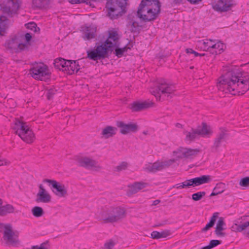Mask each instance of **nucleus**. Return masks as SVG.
I'll list each match as a JSON object with an SVG mask.
<instances>
[{
    "mask_svg": "<svg viewBox=\"0 0 249 249\" xmlns=\"http://www.w3.org/2000/svg\"><path fill=\"white\" fill-rule=\"evenodd\" d=\"M196 129L199 135L202 137H209L212 134L210 127L205 123H202V127H198Z\"/></svg>",
    "mask_w": 249,
    "mask_h": 249,
    "instance_id": "nucleus-28",
    "label": "nucleus"
},
{
    "mask_svg": "<svg viewBox=\"0 0 249 249\" xmlns=\"http://www.w3.org/2000/svg\"><path fill=\"white\" fill-rule=\"evenodd\" d=\"M0 232L3 233L2 238L7 246L17 247L19 245L18 236L15 234L11 224L0 223Z\"/></svg>",
    "mask_w": 249,
    "mask_h": 249,
    "instance_id": "nucleus-5",
    "label": "nucleus"
},
{
    "mask_svg": "<svg viewBox=\"0 0 249 249\" xmlns=\"http://www.w3.org/2000/svg\"><path fill=\"white\" fill-rule=\"evenodd\" d=\"M32 213L33 215L36 217L42 216L44 213L43 209L39 206H35L33 208Z\"/></svg>",
    "mask_w": 249,
    "mask_h": 249,
    "instance_id": "nucleus-39",
    "label": "nucleus"
},
{
    "mask_svg": "<svg viewBox=\"0 0 249 249\" xmlns=\"http://www.w3.org/2000/svg\"><path fill=\"white\" fill-rule=\"evenodd\" d=\"M232 1L233 0H219L213 8L217 11H227L232 6Z\"/></svg>",
    "mask_w": 249,
    "mask_h": 249,
    "instance_id": "nucleus-18",
    "label": "nucleus"
},
{
    "mask_svg": "<svg viewBox=\"0 0 249 249\" xmlns=\"http://www.w3.org/2000/svg\"><path fill=\"white\" fill-rule=\"evenodd\" d=\"M117 128L115 127L107 126L105 128L102 132V134L106 138H108L114 135L116 133Z\"/></svg>",
    "mask_w": 249,
    "mask_h": 249,
    "instance_id": "nucleus-33",
    "label": "nucleus"
},
{
    "mask_svg": "<svg viewBox=\"0 0 249 249\" xmlns=\"http://www.w3.org/2000/svg\"><path fill=\"white\" fill-rule=\"evenodd\" d=\"M6 161L5 160L0 159V166L5 165V164H6Z\"/></svg>",
    "mask_w": 249,
    "mask_h": 249,
    "instance_id": "nucleus-56",
    "label": "nucleus"
},
{
    "mask_svg": "<svg viewBox=\"0 0 249 249\" xmlns=\"http://www.w3.org/2000/svg\"><path fill=\"white\" fill-rule=\"evenodd\" d=\"M189 1H190L191 3L196 4L198 2L201 1V0H188Z\"/></svg>",
    "mask_w": 249,
    "mask_h": 249,
    "instance_id": "nucleus-57",
    "label": "nucleus"
},
{
    "mask_svg": "<svg viewBox=\"0 0 249 249\" xmlns=\"http://www.w3.org/2000/svg\"><path fill=\"white\" fill-rule=\"evenodd\" d=\"M131 32L134 33H139L140 30V26L136 21H133L131 24Z\"/></svg>",
    "mask_w": 249,
    "mask_h": 249,
    "instance_id": "nucleus-43",
    "label": "nucleus"
},
{
    "mask_svg": "<svg viewBox=\"0 0 249 249\" xmlns=\"http://www.w3.org/2000/svg\"><path fill=\"white\" fill-rule=\"evenodd\" d=\"M127 48L126 47H124L123 48H118L115 50V54L118 57H121L123 56L124 52L126 51Z\"/></svg>",
    "mask_w": 249,
    "mask_h": 249,
    "instance_id": "nucleus-49",
    "label": "nucleus"
},
{
    "mask_svg": "<svg viewBox=\"0 0 249 249\" xmlns=\"http://www.w3.org/2000/svg\"><path fill=\"white\" fill-rule=\"evenodd\" d=\"M148 184L142 182H135L133 184L128 185V189L127 191L128 196H130L138 192L147 186Z\"/></svg>",
    "mask_w": 249,
    "mask_h": 249,
    "instance_id": "nucleus-19",
    "label": "nucleus"
},
{
    "mask_svg": "<svg viewBox=\"0 0 249 249\" xmlns=\"http://www.w3.org/2000/svg\"><path fill=\"white\" fill-rule=\"evenodd\" d=\"M0 8L3 13L9 16L15 14L18 9L20 2L18 0H7L0 4Z\"/></svg>",
    "mask_w": 249,
    "mask_h": 249,
    "instance_id": "nucleus-13",
    "label": "nucleus"
},
{
    "mask_svg": "<svg viewBox=\"0 0 249 249\" xmlns=\"http://www.w3.org/2000/svg\"><path fill=\"white\" fill-rule=\"evenodd\" d=\"M57 90L54 89H51L47 91V96L48 100H51L56 93Z\"/></svg>",
    "mask_w": 249,
    "mask_h": 249,
    "instance_id": "nucleus-52",
    "label": "nucleus"
},
{
    "mask_svg": "<svg viewBox=\"0 0 249 249\" xmlns=\"http://www.w3.org/2000/svg\"><path fill=\"white\" fill-rule=\"evenodd\" d=\"M160 12L159 1L142 0L138 9L137 17L144 22L155 20Z\"/></svg>",
    "mask_w": 249,
    "mask_h": 249,
    "instance_id": "nucleus-2",
    "label": "nucleus"
},
{
    "mask_svg": "<svg viewBox=\"0 0 249 249\" xmlns=\"http://www.w3.org/2000/svg\"><path fill=\"white\" fill-rule=\"evenodd\" d=\"M127 0H108L106 4L107 16L111 18H116L125 13Z\"/></svg>",
    "mask_w": 249,
    "mask_h": 249,
    "instance_id": "nucleus-4",
    "label": "nucleus"
},
{
    "mask_svg": "<svg viewBox=\"0 0 249 249\" xmlns=\"http://www.w3.org/2000/svg\"><path fill=\"white\" fill-rule=\"evenodd\" d=\"M212 180L210 175H202L199 177L187 179L184 182L178 183L173 186V188L177 189L189 188L191 186H196L203 184L207 183Z\"/></svg>",
    "mask_w": 249,
    "mask_h": 249,
    "instance_id": "nucleus-9",
    "label": "nucleus"
},
{
    "mask_svg": "<svg viewBox=\"0 0 249 249\" xmlns=\"http://www.w3.org/2000/svg\"><path fill=\"white\" fill-rule=\"evenodd\" d=\"M241 219L243 221H238L239 224H235L232 227V229L239 232L244 231V234L249 238V216H243Z\"/></svg>",
    "mask_w": 249,
    "mask_h": 249,
    "instance_id": "nucleus-14",
    "label": "nucleus"
},
{
    "mask_svg": "<svg viewBox=\"0 0 249 249\" xmlns=\"http://www.w3.org/2000/svg\"><path fill=\"white\" fill-rule=\"evenodd\" d=\"M226 136L227 134L225 130L223 129H221L220 132L217 135L214 141L213 147L215 151H217L218 147L220 146L221 143L225 141Z\"/></svg>",
    "mask_w": 249,
    "mask_h": 249,
    "instance_id": "nucleus-23",
    "label": "nucleus"
},
{
    "mask_svg": "<svg viewBox=\"0 0 249 249\" xmlns=\"http://www.w3.org/2000/svg\"><path fill=\"white\" fill-rule=\"evenodd\" d=\"M194 50L192 49L188 48L186 49V52L187 53H192L193 54Z\"/></svg>",
    "mask_w": 249,
    "mask_h": 249,
    "instance_id": "nucleus-55",
    "label": "nucleus"
},
{
    "mask_svg": "<svg viewBox=\"0 0 249 249\" xmlns=\"http://www.w3.org/2000/svg\"><path fill=\"white\" fill-rule=\"evenodd\" d=\"M30 74L34 79L43 81L49 78L50 72L48 66L40 63L33 65L30 69Z\"/></svg>",
    "mask_w": 249,
    "mask_h": 249,
    "instance_id": "nucleus-10",
    "label": "nucleus"
},
{
    "mask_svg": "<svg viewBox=\"0 0 249 249\" xmlns=\"http://www.w3.org/2000/svg\"><path fill=\"white\" fill-rule=\"evenodd\" d=\"M118 40V35L115 31H112L109 32L108 38L105 41L104 45L110 51L114 46L116 44L117 41Z\"/></svg>",
    "mask_w": 249,
    "mask_h": 249,
    "instance_id": "nucleus-21",
    "label": "nucleus"
},
{
    "mask_svg": "<svg viewBox=\"0 0 249 249\" xmlns=\"http://www.w3.org/2000/svg\"><path fill=\"white\" fill-rule=\"evenodd\" d=\"M22 36L21 40L24 39L26 41V43L28 45V48L30 45L29 42L32 38V34L31 33H26L24 35H20Z\"/></svg>",
    "mask_w": 249,
    "mask_h": 249,
    "instance_id": "nucleus-47",
    "label": "nucleus"
},
{
    "mask_svg": "<svg viewBox=\"0 0 249 249\" xmlns=\"http://www.w3.org/2000/svg\"><path fill=\"white\" fill-rule=\"evenodd\" d=\"M115 245L116 242L112 239H110L105 243L102 249H114Z\"/></svg>",
    "mask_w": 249,
    "mask_h": 249,
    "instance_id": "nucleus-42",
    "label": "nucleus"
},
{
    "mask_svg": "<svg viewBox=\"0 0 249 249\" xmlns=\"http://www.w3.org/2000/svg\"><path fill=\"white\" fill-rule=\"evenodd\" d=\"M25 25L28 29L31 30L34 33L38 32L39 31V28L37 27V25L35 22H30Z\"/></svg>",
    "mask_w": 249,
    "mask_h": 249,
    "instance_id": "nucleus-41",
    "label": "nucleus"
},
{
    "mask_svg": "<svg viewBox=\"0 0 249 249\" xmlns=\"http://www.w3.org/2000/svg\"><path fill=\"white\" fill-rule=\"evenodd\" d=\"M69 64H68V67H66V71L67 73L69 74H72L74 72H77L80 69V66L76 61L69 60Z\"/></svg>",
    "mask_w": 249,
    "mask_h": 249,
    "instance_id": "nucleus-30",
    "label": "nucleus"
},
{
    "mask_svg": "<svg viewBox=\"0 0 249 249\" xmlns=\"http://www.w3.org/2000/svg\"><path fill=\"white\" fill-rule=\"evenodd\" d=\"M206 194L205 192H199L193 194L192 195V199L194 201H198L200 200L203 196H204Z\"/></svg>",
    "mask_w": 249,
    "mask_h": 249,
    "instance_id": "nucleus-44",
    "label": "nucleus"
},
{
    "mask_svg": "<svg viewBox=\"0 0 249 249\" xmlns=\"http://www.w3.org/2000/svg\"><path fill=\"white\" fill-rule=\"evenodd\" d=\"M70 63L69 60H66L62 58H58L54 61V67L59 70L62 71H66V67H68V64Z\"/></svg>",
    "mask_w": 249,
    "mask_h": 249,
    "instance_id": "nucleus-25",
    "label": "nucleus"
},
{
    "mask_svg": "<svg viewBox=\"0 0 249 249\" xmlns=\"http://www.w3.org/2000/svg\"><path fill=\"white\" fill-rule=\"evenodd\" d=\"M171 232L170 231L166 230L161 232L154 231L151 233V237L153 239H160L161 238H166L170 235Z\"/></svg>",
    "mask_w": 249,
    "mask_h": 249,
    "instance_id": "nucleus-31",
    "label": "nucleus"
},
{
    "mask_svg": "<svg viewBox=\"0 0 249 249\" xmlns=\"http://www.w3.org/2000/svg\"><path fill=\"white\" fill-rule=\"evenodd\" d=\"M160 202V200L157 199L153 201L152 205L156 206L158 205Z\"/></svg>",
    "mask_w": 249,
    "mask_h": 249,
    "instance_id": "nucleus-58",
    "label": "nucleus"
},
{
    "mask_svg": "<svg viewBox=\"0 0 249 249\" xmlns=\"http://www.w3.org/2000/svg\"><path fill=\"white\" fill-rule=\"evenodd\" d=\"M14 129L16 130V133L27 143H30L34 141V134L25 123L19 121H16Z\"/></svg>",
    "mask_w": 249,
    "mask_h": 249,
    "instance_id": "nucleus-8",
    "label": "nucleus"
},
{
    "mask_svg": "<svg viewBox=\"0 0 249 249\" xmlns=\"http://www.w3.org/2000/svg\"><path fill=\"white\" fill-rule=\"evenodd\" d=\"M8 28L7 19L5 16L0 17V36H3L6 33V31Z\"/></svg>",
    "mask_w": 249,
    "mask_h": 249,
    "instance_id": "nucleus-32",
    "label": "nucleus"
},
{
    "mask_svg": "<svg viewBox=\"0 0 249 249\" xmlns=\"http://www.w3.org/2000/svg\"><path fill=\"white\" fill-rule=\"evenodd\" d=\"M183 147H180L177 150L173 152L174 156H176L177 159L185 158L184 154H183Z\"/></svg>",
    "mask_w": 249,
    "mask_h": 249,
    "instance_id": "nucleus-45",
    "label": "nucleus"
},
{
    "mask_svg": "<svg viewBox=\"0 0 249 249\" xmlns=\"http://www.w3.org/2000/svg\"><path fill=\"white\" fill-rule=\"evenodd\" d=\"M69 1L71 4H78L82 3H86L87 4H89L91 6L93 4L91 0H69Z\"/></svg>",
    "mask_w": 249,
    "mask_h": 249,
    "instance_id": "nucleus-46",
    "label": "nucleus"
},
{
    "mask_svg": "<svg viewBox=\"0 0 249 249\" xmlns=\"http://www.w3.org/2000/svg\"><path fill=\"white\" fill-rule=\"evenodd\" d=\"M110 50L103 43L87 51V58L93 61L105 59L108 56Z\"/></svg>",
    "mask_w": 249,
    "mask_h": 249,
    "instance_id": "nucleus-11",
    "label": "nucleus"
},
{
    "mask_svg": "<svg viewBox=\"0 0 249 249\" xmlns=\"http://www.w3.org/2000/svg\"><path fill=\"white\" fill-rule=\"evenodd\" d=\"M32 249H47L46 248L44 247L43 244H41L40 247H38L37 246H33Z\"/></svg>",
    "mask_w": 249,
    "mask_h": 249,
    "instance_id": "nucleus-54",
    "label": "nucleus"
},
{
    "mask_svg": "<svg viewBox=\"0 0 249 249\" xmlns=\"http://www.w3.org/2000/svg\"><path fill=\"white\" fill-rule=\"evenodd\" d=\"M127 165L128 164L127 162L124 161L122 162L119 165L116 166V169L118 172L124 170L126 169Z\"/></svg>",
    "mask_w": 249,
    "mask_h": 249,
    "instance_id": "nucleus-51",
    "label": "nucleus"
},
{
    "mask_svg": "<svg viewBox=\"0 0 249 249\" xmlns=\"http://www.w3.org/2000/svg\"><path fill=\"white\" fill-rule=\"evenodd\" d=\"M14 207L10 204H6L2 206L1 210L0 215H5L7 213H12L14 212Z\"/></svg>",
    "mask_w": 249,
    "mask_h": 249,
    "instance_id": "nucleus-38",
    "label": "nucleus"
},
{
    "mask_svg": "<svg viewBox=\"0 0 249 249\" xmlns=\"http://www.w3.org/2000/svg\"><path fill=\"white\" fill-rule=\"evenodd\" d=\"M218 194H219L217 192L213 191V192L211 194L210 196H215Z\"/></svg>",
    "mask_w": 249,
    "mask_h": 249,
    "instance_id": "nucleus-59",
    "label": "nucleus"
},
{
    "mask_svg": "<svg viewBox=\"0 0 249 249\" xmlns=\"http://www.w3.org/2000/svg\"><path fill=\"white\" fill-rule=\"evenodd\" d=\"M177 126L178 127H180V126L181 127V124H177Z\"/></svg>",
    "mask_w": 249,
    "mask_h": 249,
    "instance_id": "nucleus-64",
    "label": "nucleus"
},
{
    "mask_svg": "<svg viewBox=\"0 0 249 249\" xmlns=\"http://www.w3.org/2000/svg\"><path fill=\"white\" fill-rule=\"evenodd\" d=\"M204 55H205L204 53H199V56H204Z\"/></svg>",
    "mask_w": 249,
    "mask_h": 249,
    "instance_id": "nucleus-63",
    "label": "nucleus"
},
{
    "mask_svg": "<svg viewBox=\"0 0 249 249\" xmlns=\"http://www.w3.org/2000/svg\"><path fill=\"white\" fill-rule=\"evenodd\" d=\"M175 161V159H170L168 160L157 161L155 162L154 164L156 172L169 167Z\"/></svg>",
    "mask_w": 249,
    "mask_h": 249,
    "instance_id": "nucleus-22",
    "label": "nucleus"
},
{
    "mask_svg": "<svg viewBox=\"0 0 249 249\" xmlns=\"http://www.w3.org/2000/svg\"><path fill=\"white\" fill-rule=\"evenodd\" d=\"M186 138L187 140L193 141L199 135L197 129H192L189 132L186 131Z\"/></svg>",
    "mask_w": 249,
    "mask_h": 249,
    "instance_id": "nucleus-37",
    "label": "nucleus"
},
{
    "mask_svg": "<svg viewBox=\"0 0 249 249\" xmlns=\"http://www.w3.org/2000/svg\"><path fill=\"white\" fill-rule=\"evenodd\" d=\"M116 125L120 128V133L124 135L131 132L135 133L138 130V126L136 124H125L123 121H118L116 123Z\"/></svg>",
    "mask_w": 249,
    "mask_h": 249,
    "instance_id": "nucleus-15",
    "label": "nucleus"
},
{
    "mask_svg": "<svg viewBox=\"0 0 249 249\" xmlns=\"http://www.w3.org/2000/svg\"><path fill=\"white\" fill-rule=\"evenodd\" d=\"M239 185L241 186L248 187L249 186V177H245L241 179Z\"/></svg>",
    "mask_w": 249,
    "mask_h": 249,
    "instance_id": "nucleus-50",
    "label": "nucleus"
},
{
    "mask_svg": "<svg viewBox=\"0 0 249 249\" xmlns=\"http://www.w3.org/2000/svg\"><path fill=\"white\" fill-rule=\"evenodd\" d=\"M48 4L47 0H33L32 6L36 9L44 8Z\"/></svg>",
    "mask_w": 249,
    "mask_h": 249,
    "instance_id": "nucleus-36",
    "label": "nucleus"
},
{
    "mask_svg": "<svg viewBox=\"0 0 249 249\" xmlns=\"http://www.w3.org/2000/svg\"><path fill=\"white\" fill-rule=\"evenodd\" d=\"M174 1H175L176 3H178L180 1H181V0H173Z\"/></svg>",
    "mask_w": 249,
    "mask_h": 249,
    "instance_id": "nucleus-62",
    "label": "nucleus"
},
{
    "mask_svg": "<svg viewBox=\"0 0 249 249\" xmlns=\"http://www.w3.org/2000/svg\"><path fill=\"white\" fill-rule=\"evenodd\" d=\"M212 249V248L210 244L208 246H206L204 247L201 248V249Z\"/></svg>",
    "mask_w": 249,
    "mask_h": 249,
    "instance_id": "nucleus-60",
    "label": "nucleus"
},
{
    "mask_svg": "<svg viewBox=\"0 0 249 249\" xmlns=\"http://www.w3.org/2000/svg\"><path fill=\"white\" fill-rule=\"evenodd\" d=\"M85 40H90L96 36V28L92 26H83L81 27Z\"/></svg>",
    "mask_w": 249,
    "mask_h": 249,
    "instance_id": "nucleus-20",
    "label": "nucleus"
},
{
    "mask_svg": "<svg viewBox=\"0 0 249 249\" xmlns=\"http://www.w3.org/2000/svg\"><path fill=\"white\" fill-rule=\"evenodd\" d=\"M126 212L124 208L121 207H109L103 211L101 213V219L104 223H114L124 218Z\"/></svg>",
    "mask_w": 249,
    "mask_h": 249,
    "instance_id": "nucleus-3",
    "label": "nucleus"
},
{
    "mask_svg": "<svg viewBox=\"0 0 249 249\" xmlns=\"http://www.w3.org/2000/svg\"><path fill=\"white\" fill-rule=\"evenodd\" d=\"M215 42V40L213 39H206L200 42L202 44L201 48H203L204 50H212V47L213 46V44Z\"/></svg>",
    "mask_w": 249,
    "mask_h": 249,
    "instance_id": "nucleus-35",
    "label": "nucleus"
},
{
    "mask_svg": "<svg viewBox=\"0 0 249 249\" xmlns=\"http://www.w3.org/2000/svg\"><path fill=\"white\" fill-rule=\"evenodd\" d=\"M218 213H213V216L211 217L210 222L205 226V227L202 229L201 231L202 232L207 231L214 226L216 220L218 217Z\"/></svg>",
    "mask_w": 249,
    "mask_h": 249,
    "instance_id": "nucleus-34",
    "label": "nucleus"
},
{
    "mask_svg": "<svg viewBox=\"0 0 249 249\" xmlns=\"http://www.w3.org/2000/svg\"><path fill=\"white\" fill-rule=\"evenodd\" d=\"M44 182L48 183L51 185L52 192L57 196L65 197L68 195V192L65 185L53 179H44Z\"/></svg>",
    "mask_w": 249,
    "mask_h": 249,
    "instance_id": "nucleus-12",
    "label": "nucleus"
},
{
    "mask_svg": "<svg viewBox=\"0 0 249 249\" xmlns=\"http://www.w3.org/2000/svg\"><path fill=\"white\" fill-rule=\"evenodd\" d=\"M36 202L44 203H49L51 201V196L45 190L42 184L39 186V191L36 195Z\"/></svg>",
    "mask_w": 249,
    "mask_h": 249,
    "instance_id": "nucleus-17",
    "label": "nucleus"
},
{
    "mask_svg": "<svg viewBox=\"0 0 249 249\" xmlns=\"http://www.w3.org/2000/svg\"><path fill=\"white\" fill-rule=\"evenodd\" d=\"M175 89L173 85L167 83L164 80L159 82L158 85L151 90L158 101H160L161 98L163 99L165 97H168L174 93Z\"/></svg>",
    "mask_w": 249,
    "mask_h": 249,
    "instance_id": "nucleus-6",
    "label": "nucleus"
},
{
    "mask_svg": "<svg viewBox=\"0 0 249 249\" xmlns=\"http://www.w3.org/2000/svg\"><path fill=\"white\" fill-rule=\"evenodd\" d=\"M225 189V184L222 182H220L216 184L215 187L213 188V191L217 192L218 194L222 193Z\"/></svg>",
    "mask_w": 249,
    "mask_h": 249,
    "instance_id": "nucleus-40",
    "label": "nucleus"
},
{
    "mask_svg": "<svg viewBox=\"0 0 249 249\" xmlns=\"http://www.w3.org/2000/svg\"><path fill=\"white\" fill-rule=\"evenodd\" d=\"M218 88L232 95H242L249 90V75L240 70L228 72L220 78Z\"/></svg>",
    "mask_w": 249,
    "mask_h": 249,
    "instance_id": "nucleus-1",
    "label": "nucleus"
},
{
    "mask_svg": "<svg viewBox=\"0 0 249 249\" xmlns=\"http://www.w3.org/2000/svg\"><path fill=\"white\" fill-rule=\"evenodd\" d=\"M131 106L132 110L135 112L142 111L151 107L150 104L146 102H135Z\"/></svg>",
    "mask_w": 249,
    "mask_h": 249,
    "instance_id": "nucleus-24",
    "label": "nucleus"
},
{
    "mask_svg": "<svg viewBox=\"0 0 249 249\" xmlns=\"http://www.w3.org/2000/svg\"><path fill=\"white\" fill-rule=\"evenodd\" d=\"M22 36L20 35H16L11 36L6 40L5 43V47L12 51L16 53L21 52L28 50L27 43H23L21 40Z\"/></svg>",
    "mask_w": 249,
    "mask_h": 249,
    "instance_id": "nucleus-7",
    "label": "nucleus"
},
{
    "mask_svg": "<svg viewBox=\"0 0 249 249\" xmlns=\"http://www.w3.org/2000/svg\"><path fill=\"white\" fill-rule=\"evenodd\" d=\"M221 241L218 240H212L210 242V245L212 248L220 245L221 243Z\"/></svg>",
    "mask_w": 249,
    "mask_h": 249,
    "instance_id": "nucleus-53",
    "label": "nucleus"
},
{
    "mask_svg": "<svg viewBox=\"0 0 249 249\" xmlns=\"http://www.w3.org/2000/svg\"><path fill=\"white\" fill-rule=\"evenodd\" d=\"M76 161L79 166L83 167L87 169H90L92 167L100 168L99 166L97 165V161L87 157L77 158Z\"/></svg>",
    "mask_w": 249,
    "mask_h": 249,
    "instance_id": "nucleus-16",
    "label": "nucleus"
},
{
    "mask_svg": "<svg viewBox=\"0 0 249 249\" xmlns=\"http://www.w3.org/2000/svg\"><path fill=\"white\" fill-rule=\"evenodd\" d=\"M225 225V223L224 221V218L222 217H219L214 231L215 234L217 236L223 237L225 235V233L222 232L225 230L224 228Z\"/></svg>",
    "mask_w": 249,
    "mask_h": 249,
    "instance_id": "nucleus-26",
    "label": "nucleus"
},
{
    "mask_svg": "<svg viewBox=\"0 0 249 249\" xmlns=\"http://www.w3.org/2000/svg\"><path fill=\"white\" fill-rule=\"evenodd\" d=\"M225 48V45L220 41L216 40L213 44V46L210 51L211 53L213 54H221L223 52Z\"/></svg>",
    "mask_w": 249,
    "mask_h": 249,
    "instance_id": "nucleus-27",
    "label": "nucleus"
},
{
    "mask_svg": "<svg viewBox=\"0 0 249 249\" xmlns=\"http://www.w3.org/2000/svg\"><path fill=\"white\" fill-rule=\"evenodd\" d=\"M144 170L149 172L155 173L156 170L154 163L153 164L149 163L148 164L145 165Z\"/></svg>",
    "mask_w": 249,
    "mask_h": 249,
    "instance_id": "nucleus-48",
    "label": "nucleus"
},
{
    "mask_svg": "<svg viewBox=\"0 0 249 249\" xmlns=\"http://www.w3.org/2000/svg\"><path fill=\"white\" fill-rule=\"evenodd\" d=\"M193 54H194L195 56H198L199 55V53H198L197 52H196L195 51L193 52Z\"/></svg>",
    "mask_w": 249,
    "mask_h": 249,
    "instance_id": "nucleus-61",
    "label": "nucleus"
},
{
    "mask_svg": "<svg viewBox=\"0 0 249 249\" xmlns=\"http://www.w3.org/2000/svg\"><path fill=\"white\" fill-rule=\"evenodd\" d=\"M183 154L186 159H194L200 152V150L198 148L191 149L184 148Z\"/></svg>",
    "mask_w": 249,
    "mask_h": 249,
    "instance_id": "nucleus-29",
    "label": "nucleus"
}]
</instances>
